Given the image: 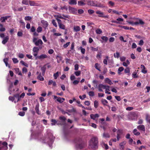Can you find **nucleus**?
Returning <instances> with one entry per match:
<instances>
[{
  "mask_svg": "<svg viewBox=\"0 0 150 150\" xmlns=\"http://www.w3.org/2000/svg\"><path fill=\"white\" fill-rule=\"evenodd\" d=\"M47 135L43 141V142L45 143H47L49 145L50 148H52V145L53 142L54 137H53L52 133L50 130L47 131Z\"/></svg>",
  "mask_w": 150,
  "mask_h": 150,
  "instance_id": "nucleus-1",
  "label": "nucleus"
},
{
  "mask_svg": "<svg viewBox=\"0 0 150 150\" xmlns=\"http://www.w3.org/2000/svg\"><path fill=\"white\" fill-rule=\"evenodd\" d=\"M89 147L95 150L98 148V140L96 137H94L92 138L89 141Z\"/></svg>",
  "mask_w": 150,
  "mask_h": 150,
  "instance_id": "nucleus-2",
  "label": "nucleus"
},
{
  "mask_svg": "<svg viewBox=\"0 0 150 150\" xmlns=\"http://www.w3.org/2000/svg\"><path fill=\"white\" fill-rule=\"evenodd\" d=\"M109 88V86H106L101 83L99 84L98 86V90L99 91L102 92L103 91L102 88L105 89V93L109 94H111V93L108 91H110Z\"/></svg>",
  "mask_w": 150,
  "mask_h": 150,
  "instance_id": "nucleus-3",
  "label": "nucleus"
},
{
  "mask_svg": "<svg viewBox=\"0 0 150 150\" xmlns=\"http://www.w3.org/2000/svg\"><path fill=\"white\" fill-rule=\"evenodd\" d=\"M136 21L135 22H134L132 21H127V22L129 24L131 25H143L144 24V22L141 19L137 18L136 19Z\"/></svg>",
  "mask_w": 150,
  "mask_h": 150,
  "instance_id": "nucleus-4",
  "label": "nucleus"
},
{
  "mask_svg": "<svg viewBox=\"0 0 150 150\" xmlns=\"http://www.w3.org/2000/svg\"><path fill=\"white\" fill-rule=\"evenodd\" d=\"M33 42L37 46L41 45L43 43L41 39H39L37 40V38L35 37H33Z\"/></svg>",
  "mask_w": 150,
  "mask_h": 150,
  "instance_id": "nucleus-5",
  "label": "nucleus"
},
{
  "mask_svg": "<svg viewBox=\"0 0 150 150\" xmlns=\"http://www.w3.org/2000/svg\"><path fill=\"white\" fill-rule=\"evenodd\" d=\"M25 93H23L20 96H19V94L18 93H16L14 95V97L17 98V102L20 101L21 99L24 98L25 96Z\"/></svg>",
  "mask_w": 150,
  "mask_h": 150,
  "instance_id": "nucleus-6",
  "label": "nucleus"
},
{
  "mask_svg": "<svg viewBox=\"0 0 150 150\" xmlns=\"http://www.w3.org/2000/svg\"><path fill=\"white\" fill-rule=\"evenodd\" d=\"M7 144L6 142L0 143V150H5L8 149Z\"/></svg>",
  "mask_w": 150,
  "mask_h": 150,
  "instance_id": "nucleus-7",
  "label": "nucleus"
},
{
  "mask_svg": "<svg viewBox=\"0 0 150 150\" xmlns=\"http://www.w3.org/2000/svg\"><path fill=\"white\" fill-rule=\"evenodd\" d=\"M84 143L81 141L77 143L76 145V147L77 149H81L84 147Z\"/></svg>",
  "mask_w": 150,
  "mask_h": 150,
  "instance_id": "nucleus-8",
  "label": "nucleus"
},
{
  "mask_svg": "<svg viewBox=\"0 0 150 150\" xmlns=\"http://www.w3.org/2000/svg\"><path fill=\"white\" fill-rule=\"evenodd\" d=\"M69 11L70 13L74 14H77V10L75 8L69 7Z\"/></svg>",
  "mask_w": 150,
  "mask_h": 150,
  "instance_id": "nucleus-9",
  "label": "nucleus"
},
{
  "mask_svg": "<svg viewBox=\"0 0 150 150\" xmlns=\"http://www.w3.org/2000/svg\"><path fill=\"white\" fill-rule=\"evenodd\" d=\"M96 13L98 15L99 17H101L103 18H108V16L107 15H105L103 13L101 12L100 11H98L96 12Z\"/></svg>",
  "mask_w": 150,
  "mask_h": 150,
  "instance_id": "nucleus-10",
  "label": "nucleus"
},
{
  "mask_svg": "<svg viewBox=\"0 0 150 150\" xmlns=\"http://www.w3.org/2000/svg\"><path fill=\"white\" fill-rule=\"evenodd\" d=\"M126 142L125 141H124L120 143L119 144L120 146V149L121 150H124L125 147L124 146L126 144Z\"/></svg>",
  "mask_w": 150,
  "mask_h": 150,
  "instance_id": "nucleus-11",
  "label": "nucleus"
},
{
  "mask_svg": "<svg viewBox=\"0 0 150 150\" xmlns=\"http://www.w3.org/2000/svg\"><path fill=\"white\" fill-rule=\"evenodd\" d=\"M48 57L47 55L45 54H42L40 56H38L36 57V59L38 58L39 59H43L47 58Z\"/></svg>",
  "mask_w": 150,
  "mask_h": 150,
  "instance_id": "nucleus-12",
  "label": "nucleus"
},
{
  "mask_svg": "<svg viewBox=\"0 0 150 150\" xmlns=\"http://www.w3.org/2000/svg\"><path fill=\"white\" fill-rule=\"evenodd\" d=\"M90 116L91 119L95 120L96 118H98L99 117V115L98 114H91Z\"/></svg>",
  "mask_w": 150,
  "mask_h": 150,
  "instance_id": "nucleus-13",
  "label": "nucleus"
},
{
  "mask_svg": "<svg viewBox=\"0 0 150 150\" xmlns=\"http://www.w3.org/2000/svg\"><path fill=\"white\" fill-rule=\"evenodd\" d=\"M137 128L139 130L142 131H145V126L143 125L138 126L137 127Z\"/></svg>",
  "mask_w": 150,
  "mask_h": 150,
  "instance_id": "nucleus-14",
  "label": "nucleus"
},
{
  "mask_svg": "<svg viewBox=\"0 0 150 150\" xmlns=\"http://www.w3.org/2000/svg\"><path fill=\"white\" fill-rule=\"evenodd\" d=\"M141 68L142 69L141 72L144 73L146 74L147 72V71L146 69V68L144 65L142 64L141 65Z\"/></svg>",
  "mask_w": 150,
  "mask_h": 150,
  "instance_id": "nucleus-15",
  "label": "nucleus"
},
{
  "mask_svg": "<svg viewBox=\"0 0 150 150\" xmlns=\"http://www.w3.org/2000/svg\"><path fill=\"white\" fill-rule=\"evenodd\" d=\"M8 57H6L4 60V62L5 64L6 67H8L9 68H10V66L9 64L8 63Z\"/></svg>",
  "mask_w": 150,
  "mask_h": 150,
  "instance_id": "nucleus-16",
  "label": "nucleus"
},
{
  "mask_svg": "<svg viewBox=\"0 0 150 150\" xmlns=\"http://www.w3.org/2000/svg\"><path fill=\"white\" fill-rule=\"evenodd\" d=\"M138 70H135L132 74V76L133 78H136L138 77V75H137Z\"/></svg>",
  "mask_w": 150,
  "mask_h": 150,
  "instance_id": "nucleus-17",
  "label": "nucleus"
},
{
  "mask_svg": "<svg viewBox=\"0 0 150 150\" xmlns=\"http://www.w3.org/2000/svg\"><path fill=\"white\" fill-rule=\"evenodd\" d=\"M14 70L15 71L16 73L18 74V75L21 76H22V74L20 71L19 69L18 68H14Z\"/></svg>",
  "mask_w": 150,
  "mask_h": 150,
  "instance_id": "nucleus-18",
  "label": "nucleus"
},
{
  "mask_svg": "<svg viewBox=\"0 0 150 150\" xmlns=\"http://www.w3.org/2000/svg\"><path fill=\"white\" fill-rule=\"evenodd\" d=\"M60 9L62 10V12H66L67 11L68 7L66 6H63L61 7Z\"/></svg>",
  "mask_w": 150,
  "mask_h": 150,
  "instance_id": "nucleus-19",
  "label": "nucleus"
},
{
  "mask_svg": "<svg viewBox=\"0 0 150 150\" xmlns=\"http://www.w3.org/2000/svg\"><path fill=\"white\" fill-rule=\"evenodd\" d=\"M9 39V37L8 36L5 37L3 38V40L2 41V43L3 44H5L8 41Z\"/></svg>",
  "mask_w": 150,
  "mask_h": 150,
  "instance_id": "nucleus-20",
  "label": "nucleus"
},
{
  "mask_svg": "<svg viewBox=\"0 0 150 150\" xmlns=\"http://www.w3.org/2000/svg\"><path fill=\"white\" fill-rule=\"evenodd\" d=\"M59 119L61 120V122H62V125L64 124L65 121L66 120V118L64 116H61L59 117Z\"/></svg>",
  "mask_w": 150,
  "mask_h": 150,
  "instance_id": "nucleus-21",
  "label": "nucleus"
},
{
  "mask_svg": "<svg viewBox=\"0 0 150 150\" xmlns=\"http://www.w3.org/2000/svg\"><path fill=\"white\" fill-rule=\"evenodd\" d=\"M62 16L65 19L64 20H66L69 21V20L71 19L70 16L68 15L63 14Z\"/></svg>",
  "mask_w": 150,
  "mask_h": 150,
  "instance_id": "nucleus-22",
  "label": "nucleus"
},
{
  "mask_svg": "<svg viewBox=\"0 0 150 150\" xmlns=\"http://www.w3.org/2000/svg\"><path fill=\"white\" fill-rule=\"evenodd\" d=\"M55 17L56 18H60L63 19H65L63 17L62 15L60 14H58L56 15L55 16Z\"/></svg>",
  "mask_w": 150,
  "mask_h": 150,
  "instance_id": "nucleus-23",
  "label": "nucleus"
},
{
  "mask_svg": "<svg viewBox=\"0 0 150 150\" xmlns=\"http://www.w3.org/2000/svg\"><path fill=\"white\" fill-rule=\"evenodd\" d=\"M41 23L45 27H47L48 25V23L45 20H42L41 21Z\"/></svg>",
  "mask_w": 150,
  "mask_h": 150,
  "instance_id": "nucleus-24",
  "label": "nucleus"
},
{
  "mask_svg": "<svg viewBox=\"0 0 150 150\" xmlns=\"http://www.w3.org/2000/svg\"><path fill=\"white\" fill-rule=\"evenodd\" d=\"M125 73L127 74V75L128 76H130V69L129 68L127 67L124 70Z\"/></svg>",
  "mask_w": 150,
  "mask_h": 150,
  "instance_id": "nucleus-25",
  "label": "nucleus"
},
{
  "mask_svg": "<svg viewBox=\"0 0 150 150\" xmlns=\"http://www.w3.org/2000/svg\"><path fill=\"white\" fill-rule=\"evenodd\" d=\"M9 17H10V16L1 17L0 18L1 22L3 23L5 22V21Z\"/></svg>",
  "mask_w": 150,
  "mask_h": 150,
  "instance_id": "nucleus-26",
  "label": "nucleus"
},
{
  "mask_svg": "<svg viewBox=\"0 0 150 150\" xmlns=\"http://www.w3.org/2000/svg\"><path fill=\"white\" fill-rule=\"evenodd\" d=\"M65 100V99L64 98L59 97L57 99V100L60 103H62Z\"/></svg>",
  "mask_w": 150,
  "mask_h": 150,
  "instance_id": "nucleus-27",
  "label": "nucleus"
},
{
  "mask_svg": "<svg viewBox=\"0 0 150 150\" xmlns=\"http://www.w3.org/2000/svg\"><path fill=\"white\" fill-rule=\"evenodd\" d=\"M35 110L36 113L38 115H40V113L39 111V105L37 104L35 106Z\"/></svg>",
  "mask_w": 150,
  "mask_h": 150,
  "instance_id": "nucleus-28",
  "label": "nucleus"
},
{
  "mask_svg": "<svg viewBox=\"0 0 150 150\" xmlns=\"http://www.w3.org/2000/svg\"><path fill=\"white\" fill-rule=\"evenodd\" d=\"M105 82L108 83L110 85H111L113 84L111 80L108 78H106L105 79Z\"/></svg>",
  "mask_w": 150,
  "mask_h": 150,
  "instance_id": "nucleus-29",
  "label": "nucleus"
},
{
  "mask_svg": "<svg viewBox=\"0 0 150 150\" xmlns=\"http://www.w3.org/2000/svg\"><path fill=\"white\" fill-rule=\"evenodd\" d=\"M69 3L71 5H76L77 3L76 0H70Z\"/></svg>",
  "mask_w": 150,
  "mask_h": 150,
  "instance_id": "nucleus-30",
  "label": "nucleus"
},
{
  "mask_svg": "<svg viewBox=\"0 0 150 150\" xmlns=\"http://www.w3.org/2000/svg\"><path fill=\"white\" fill-rule=\"evenodd\" d=\"M83 1H85V0H83V1H78V5L79 6H83L85 4Z\"/></svg>",
  "mask_w": 150,
  "mask_h": 150,
  "instance_id": "nucleus-31",
  "label": "nucleus"
},
{
  "mask_svg": "<svg viewBox=\"0 0 150 150\" xmlns=\"http://www.w3.org/2000/svg\"><path fill=\"white\" fill-rule=\"evenodd\" d=\"M103 137L105 138H109L110 137V135L108 133H104L103 135Z\"/></svg>",
  "mask_w": 150,
  "mask_h": 150,
  "instance_id": "nucleus-32",
  "label": "nucleus"
},
{
  "mask_svg": "<svg viewBox=\"0 0 150 150\" xmlns=\"http://www.w3.org/2000/svg\"><path fill=\"white\" fill-rule=\"evenodd\" d=\"M80 29L81 28L80 27L78 26H74V31L76 32L80 31Z\"/></svg>",
  "mask_w": 150,
  "mask_h": 150,
  "instance_id": "nucleus-33",
  "label": "nucleus"
},
{
  "mask_svg": "<svg viewBox=\"0 0 150 150\" xmlns=\"http://www.w3.org/2000/svg\"><path fill=\"white\" fill-rule=\"evenodd\" d=\"M39 48L36 47H34L33 49V52H38L39 51Z\"/></svg>",
  "mask_w": 150,
  "mask_h": 150,
  "instance_id": "nucleus-34",
  "label": "nucleus"
},
{
  "mask_svg": "<svg viewBox=\"0 0 150 150\" xmlns=\"http://www.w3.org/2000/svg\"><path fill=\"white\" fill-rule=\"evenodd\" d=\"M87 4L88 5L93 6H94V3L92 1L88 0L87 1Z\"/></svg>",
  "mask_w": 150,
  "mask_h": 150,
  "instance_id": "nucleus-35",
  "label": "nucleus"
},
{
  "mask_svg": "<svg viewBox=\"0 0 150 150\" xmlns=\"http://www.w3.org/2000/svg\"><path fill=\"white\" fill-rule=\"evenodd\" d=\"M133 132L134 134V135L138 136L140 134V133L139 132L137 131V130L136 129H134L133 131Z\"/></svg>",
  "mask_w": 150,
  "mask_h": 150,
  "instance_id": "nucleus-36",
  "label": "nucleus"
},
{
  "mask_svg": "<svg viewBox=\"0 0 150 150\" xmlns=\"http://www.w3.org/2000/svg\"><path fill=\"white\" fill-rule=\"evenodd\" d=\"M37 78L40 81H42L44 80V78L41 75V74L40 73L37 77Z\"/></svg>",
  "mask_w": 150,
  "mask_h": 150,
  "instance_id": "nucleus-37",
  "label": "nucleus"
},
{
  "mask_svg": "<svg viewBox=\"0 0 150 150\" xmlns=\"http://www.w3.org/2000/svg\"><path fill=\"white\" fill-rule=\"evenodd\" d=\"M114 56L115 58H118L120 57V53L118 52L114 54Z\"/></svg>",
  "mask_w": 150,
  "mask_h": 150,
  "instance_id": "nucleus-38",
  "label": "nucleus"
},
{
  "mask_svg": "<svg viewBox=\"0 0 150 150\" xmlns=\"http://www.w3.org/2000/svg\"><path fill=\"white\" fill-rule=\"evenodd\" d=\"M124 69V68L122 67H120L118 68V73L119 74H121V72Z\"/></svg>",
  "mask_w": 150,
  "mask_h": 150,
  "instance_id": "nucleus-39",
  "label": "nucleus"
},
{
  "mask_svg": "<svg viewBox=\"0 0 150 150\" xmlns=\"http://www.w3.org/2000/svg\"><path fill=\"white\" fill-rule=\"evenodd\" d=\"M79 49L81 50V52L82 54H85V49L84 48H83L82 47H80L79 48Z\"/></svg>",
  "mask_w": 150,
  "mask_h": 150,
  "instance_id": "nucleus-40",
  "label": "nucleus"
},
{
  "mask_svg": "<svg viewBox=\"0 0 150 150\" xmlns=\"http://www.w3.org/2000/svg\"><path fill=\"white\" fill-rule=\"evenodd\" d=\"M51 122H52V123H51V125L52 126L55 125L57 123V121L56 120H55L54 119H52L51 120Z\"/></svg>",
  "mask_w": 150,
  "mask_h": 150,
  "instance_id": "nucleus-41",
  "label": "nucleus"
},
{
  "mask_svg": "<svg viewBox=\"0 0 150 150\" xmlns=\"http://www.w3.org/2000/svg\"><path fill=\"white\" fill-rule=\"evenodd\" d=\"M22 4L25 5H28V1L27 0H23L22 2Z\"/></svg>",
  "mask_w": 150,
  "mask_h": 150,
  "instance_id": "nucleus-42",
  "label": "nucleus"
},
{
  "mask_svg": "<svg viewBox=\"0 0 150 150\" xmlns=\"http://www.w3.org/2000/svg\"><path fill=\"white\" fill-rule=\"evenodd\" d=\"M96 33L97 34H100L102 33V31L101 29L98 28L97 29L96 31Z\"/></svg>",
  "mask_w": 150,
  "mask_h": 150,
  "instance_id": "nucleus-43",
  "label": "nucleus"
},
{
  "mask_svg": "<svg viewBox=\"0 0 150 150\" xmlns=\"http://www.w3.org/2000/svg\"><path fill=\"white\" fill-rule=\"evenodd\" d=\"M101 39L105 42H106L108 40V38L105 36L101 37Z\"/></svg>",
  "mask_w": 150,
  "mask_h": 150,
  "instance_id": "nucleus-44",
  "label": "nucleus"
},
{
  "mask_svg": "<svg viewBox=\"0 0 150 150\" xmlns=\"http://www.w3.org/2000/svg\"><path fill=\"white\" fill-rule=\"evenodd\" d=\"M59 28L61 29L64 30L65 29V26L62 23L59 25Z\"/></svg>",
  "mask_w": 150,
  "mask_h": 150,
  "instance_id": "nucleus-45",
  "label": "nucleus"
},
{
  "mask_svg": "<svg viewBox=\"0 0 150 150\" xmlns=\"http://www.w3.org/2000/svg\"><path fill=\"white\" fill-rule=\"evenodd\" d=\"M102 103L105 105H106L108 103V102L105 99H103L101 100Z\"/></svg>",
  "mask_w": 150,
  "mask_h": 150,
  "instance_id": "nucleus-46",
  "label": "nucleus"
},
{
  "mask_svg": "<svg viewBox=\"0 0 150 150\" xmlns=\"http://www.w3.org/2000/svg\"><path fill=\"white\" fill-rule=\"evenodd\" d=\"M32 19V17L29 16H26L25 18V21H30Z\"/></svg>",
  "mask_w": 150,
  "mask_h": 150,
  "instance_id": "nucleus-47",
  "label": "nucleus"
},
{
  "mask_svg": "<svg viewBox=\"0 0 150 150\" xmlns=\"http://www.w3.org/2000/svg\"><path fill=\"white\" fill-rule=\"evenodd\" d=\"M59 72L57 71L56 73L54 74L53 76L55 79H56L59 76Z\"/></svg>",
  "mask_w": 150,
  "mask_h": 150,
  "instance_id": "nucleus-48",
  "label": "nucleus"
},
{
  "mask_svg": "<svg viewBox=\"0 0 150 150\" xmlns=\"http://www.w3.org/2000/svg\"><path fill=\"white\" fill-rule=\"evenodd\" d=\"M29 3L31 6H34L35 5V4L34 1H29Z\"/></svg>",
  "mask_w": 150,
  "mask_h": 150,
  "instance_id": "nucleus-49",
  "label": "nucleus"
},
{
  "mask_svg": "<svg viewBox=\"0 0 150 150\" xmlns=\"http://www.w3.org/2000/svg\"><path fill=\"white\" fill-rule=\"evenodd\" d=\"M90 48L91 50L93 51H97L98 50V47L95 48L93 47H91Z\"/></svg>",
  "mask_w": 150,
  "mask_h": 150,
  "instance_id": "nucleus-50",
  "label": "nucleus"
},
{
  "mask_svg": "<svg viewBox=\"0 0 150 150\" xmlns=\"http://www.w3.org/2000/svg\"><path fill=\"white\" fill-rule=\"evenodd\" d=\"M81 71H76L74 72V74L76 76H79L81 74Z\"/></svg>",
  "mask_w": 150,
  "mask_h": 150,
  "instance_id": "nucleus-51",
  "label": "nucleus"
},
{
  "mask_svg": "<svg viewBox=\"0 0 150 150\" xmlns=\"http://www.w3.org/2000/svg\"><path fill=\"white\" fill-rule=\"evenodd\" d=\"M98 102L97 100H95L94 102V107L96 108L98 106Z\"/></svg>",
  "mask_w": 150,
  "mask_h": 150,
  "instance_id": "nucleus-52",
  "label": "nucleus"
},
{
  "mask_svg": "<svg viewBox=\"0 0 150 150\" xmlns=\"http://www.w3.org/2000/svg\"><path fill=\"white\" fill-rule=\"evenodd\" d=\"M12 59L14 64L17 63L18 62V60L16 58H13Z\"/></svg>",
  "mask_w": 150,
  "mask_h": 150,
  "instance_id": "nucleus-53",
  "label": "nucleus"
},
{
  "mask_svg": "<svg viewBox=\"0 0 150 150\" xmlns=\"http://www.w3.org/2000/svg\"><path fill=\"white\" fill-rule=\"evenodd\" d=\"M42 28L41 27L39 26L37 29V31L38 33H40L42 31Z\"/></svg>",
  "mask_w": 150,
  "mask_h": 150,
  "instance_id": "nucleus-54",
  "label": "nucleus"
},
{
  "mask_svg": "<svg viewBox=\"0 0 150 150\" xmlns=\"http://www.w3.org/2000/svg\"><path fill=\"white\" fill-rule=\"evenodd\" d=\"M25 112L23 111L20 112L18 113V115L21 116H23L25 115Z\"/></svg>",
  "mask_w": 150,
  "mask_h": 150,
  "instance_id": "nucleus-55",
  "label": "nucleus"
},
{
  "mask_svg": "<svg viewBox=\"0 0 150 150\" xmlns=\"http://www.w3.org/2000/svg\"><path fill=\"white\" fill-rule=\"evenodd\" d=\"M20 63H21L22 64H23V65L25 66L26 67H28V64L25 63L23 61H21V62H20Z\"/></svg>",
  "mask_w": 150,
  "mask_h": 150,
  "instance_id": "nucleus-56",
  "label": "nucleus"
},
{
  "mask_svg": "<svg viewBox=\"0 0 150 150\" xmlns=\"http://www.w3.org/2000/svg\"><path fill=\"white\" fill-rule=\"evenodd\" d=\"M88 95L90 96H93L94 95V92L93 91H90L88 93Z\"/></svg>",
  "mask_w": 150,
  "mask_h": 150,
  "instance_id": "nucleus-57",
  "label": "nucleus"
},
{
  "mask_svg": "<svg viewBox=\"0 0 150 150\" xmlns=\"http://www.w3.org/2000/svg\"><path fill=\"white\" fill-rule=\"evenodd\" d=\"M8 99L10 101H11L12 102H13L15 100V98L14 97H12L10 96L9 97Z\"/></svg>",
  "mask_w": 150,
  "mask_h": 150,
  "instance_id": "nucleus-58",
  "label": "nucleus"
},
{
  "mask_svg": "<svg viewBox=\"0 0 150 150\" xmlns=\"http://www.w3.org/2000/svg\"><path fill=\"white\" fill-rule=\"evenodd\" d=\"M102 146L103 148H105L106 149H108V145L105 143H103Z\"/></svg>",
  "mask_w": 150,
  "mask_h": 150,
  "instance_id": "nucleus-59",
  "label": "nucleus"
},
{
  "mask_svg": "<svg viewBox=\"0 0 150 150\" xmlns=\"http://www.w3.org/2000/svg\"><path fill=\"white\" fill-rule=\"evenodd\" d=\"M88 13L90 14H91L94 13V11L91 9H89L88 11Z\"/></svg>",
  "mask_w": 150,
  "mask_h": 150,
  "instance_id": "nucleus-60",
  "label": "nucleus"
},
{
  "mask_svg": "<svg viewBox=\"0 0 150 150\" xmlns=\"http://www.w3.org/2000/svg\"><path fill=\"white\" fill-rule=\"evenodd\" d=\"M79 97L80 99L81 100H83L86 98V95L84 94L82 96H80Z\"/></svg>",
  "mask_w": 150,
  "mask_h": 150,
  "instance_id": "nucleus-61",
  "label": "nucleus"
},
{
  "mask_svg": "<svg viewBox=\"0 0 150 150\" xmlns=\"http://www.w3.org/2000/svg\"><path fill=\"white\" fill-rule=\"evenodd\" d=\"M70 44V42H67L66 44L63 45V47L64 48H66Z\"/></svg>",
  "mask_w": 150,
  "mask_h": 150,
  "instance_id": "nucleus-62",
  "label": "nucleus"
},
{
  "mask_svg": "<svg viewBox=\"0 0 150 150\" xmlns=\"http://www.w3.org/2000/svg\"><path fill=\"white\" fill-rule=\"evenodd\" d=\"M83 12L84 11L83 9H80L78 10V13L79 14H82Z\"/></svg>",
  "mask_w": 150,
  "mask_h": 150,
  "instance_id": "nucleus-63",
  "label": "nucleus"
},
{
  "mask_svg": "<svg viewBox=\"0 0 150 150\" xmlns=\"http://www.w3.org/2000/svg\"><path fill=\"white\" fill-rule=\"evenodd\" d=\"M146 119V121L150 124V117H149L148 116H147Z\"/></svg>",
  "mask_w": 150,
  "mask_h": 150,
  "instance_id": "nucleus-64",
  "label": "nucleus"
}]
</instances>
